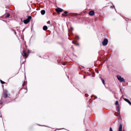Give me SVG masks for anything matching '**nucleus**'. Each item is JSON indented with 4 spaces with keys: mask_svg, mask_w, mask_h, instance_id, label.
<instances>
[{
    "mask_svg": "<svg viewBox=\"0 0 131 131\" xmlns=\"http://www.w3.org/2000/svg\"><path fill=\"white\" fill-rule=\"evenodd\" d=\"M31 16H28L27 19L24 20V23L25 24H27L29 22L30 20L31 19Z\"/></svg>",
    "mask_w": 131,
    "mask_h": 131,
    "instance_id": "nucleus-1",
    "label": "nucleus"
},
{
    "mask_svg": "<svg viewBox=\"0 0 131 131\" xmlns=\"http://www.w3.org/2000/svg\"><path fill=\"white\" fill-rule=\"evenodd\" d=\"M117 77L118 80L120 82H124L125 81L124 79L123 78H122L120 75H117Z\"/></svg>",
    "mask_w": 131,
    "mask_h": 131,
    "instance_id": "nucleus-2",
    "label": "nucleus"
},
{
    "mask_svg": "<svg viewBox=\"0 0 131 131\" xmlns=\"http://www.w3.org/2000/svg\"><path fill=\"white\" fill-rule=\"evenodd\" d=\"M3 95L4 97L6 98L7 96V92L5 90L3 91Z\"/></svg>",
    "mask_w": 131,
    "mask_h": 131,
    "instance_id": "nucleus-3",
    "label": "nucleus"
},
{
    "mask_svg": "<svg viewBox=\"0 0 131 131\" xmlns=\"http://www.w3.org/2000/svg\"><path fill=\"white\" fill-rule=\"evenodd\" d=\"M108 40L107 39H105L103 42L102 43L103 45L105 46L108 43Z\"/></svg>",
    "mask_w": 131,
    "mask_h": 131,
    "instance_id": "nucleus-4",
    "label": "nucleus"
},
{
    "mask_svg": "<svg viewBox=\"0 0 131 131\" xmlns=\"http://www.w3.org/2000/svg\"><path fill=\"white\" fill-rule=\"evenodd\" d=\"M56 11L57 13H59L63 11V9L59 8H57L56 9Z\"/></svg>",
    "mask_w": 131,
    "mask_h": 131,
    "instance_id": "nucleus-5",
    "label": "nucleus"
},
{
    "mask_svg": "<svg viewBox=\"0 0 131 131\" xmlns=\"http://www.w3.org/2000/svg\"><path fill=\"white\" fill-rule=\"evenodd\" d=\"M89 14L90 15L92 16L94 15L95 13L94 11H91L89 12Z\"/></svg>",
    "mask_w": 131,
    "mask_h": 131,
    "instance_id": "nucleus-6",
    "label": "nucleus"
},
{
    "mask_svg": "<svg viewBox=\"0 0 131 131\" xmlns=\"http://www.w3.org/2000/svg\"><path fill=\"white\" fill-rule=\"evenodd\" d=\"M122 124H121L118 128V131H122ZM123 131H125L124 130H123Z\"/></svg>",
    "mask_w": 131,
    "mask_h": 131,
    "instance_id": "nucleus-7",
    "label": "nucleus"
},
{
    "mask_svg": "<svg viewBox=\"0 0 131 131\" xmlns=\"http://www.w3.org/2000/svg\"><path fill=\"white\" fill-rule=\"evenodd\" d=\"M124 100L126 101V102H128L129 104H130L131 105V102H130L129 100H128V99H124Z\"/></svg>",
    "mask_w": 131,
    "mask_h": 131,
    "instance_id": "nucleus-8",
    "label": "nucleus"
},
{
    "mask_svg": "<svg viewBox=\"0 0 131 131\" xmlns=\"http://www.w3.org/2000/svg\"><path fill=\"white\" fill-rule=\"evenodd\" d=\"M48 28L46 26H44L43 28V29L44 30H46Z\"/></svg>",
    "mask_w": 131,
    "mask_h": 131,
    "instance_id": "nucleus-9",
    "label": "nucleus"
},
{
    "mask_svg": "<svg viewBox=\"0 0 131 131\" xmlns=\"http://www.w3.org/2000/svg\"><path fill=\"white\" fill-rule=\"evenodd\" d=\"M41 13L42 15H44L45 14V11L44 10H42L41 11Z\"/></svg>",
    "mask_w": 131,
    "mask_h": 131,
    "instance_id": "nucleus-10",
    "label": "nucleus"
},
{
    "mask_svg": "<svg viewBox=\"0 0 131 131\" xmlns=\"http://www.w3.org/2000/svg\"><path fill=\"white\" fill-rule=\"evenodd\" d=\"M23 56H24V57H27V56L25 52H24V54H23Z\"/></svg>",
    "mask_w": 131,
    "mask_h": 131,
    "instance_id": "nucleus-11",
    "label": "nucleus"
},
{
    "mask_svg": "<svg viewBox=\"0 0 131 131\" xmlns=\"http://www.w3.org/2000/svg\"><path fill=\"white\" fill-rule=\"evenodd\" d=\"M101 80H102V82L103 83V84L104 85H105L104 81V80L102 78H101Z\"/></svg>",
    "mask_w": 131,
    "mask_h": 131,
    "instance_id": "nucleus-12",
    "label": "nucleus"
},
{
    "mask_svg": "<svg viewBox=\"0 0 131 131\" xmlns=\"http://www.w3.org/2000/svg\"><path fill=\"white\" fill-rule=\"evenodd\" d=\"M0 81H1V83L2 84H4L5 83V82H4V81H2L1 80Z\"/></svg>",
    "mask_w": 131,
    "mask_h": 131,
    "instance_id": "nucleus-13",
    "label": "nucleus"
},
{
    "mask_svg": "<svg viewBox=\"0 0 131 131\" xmlns=\"http://www.w3.org/2000/svg\"><path fill=\"white\" fill-rule=\"evenodd\" d=\"M118 101H116L115 102V104L116 105H117L118 104Z\"/></svg>",
    "mask_w": 131,
    "mask_h": 131,
    "instance_id": "nucleus-14",
    "label": "nucleus"
},
{
    "mask_svg": "<svg viewBox=\"0 0 131 131\" xmlns=\"http://www.w3.org/2000/svg\"><path fill=\"white\" fill-rule=\"evenodd\" d=\"M62 15L63 16H67V14H65L64 13L62 14Z\"/></svg>",
    "mask_w": 131,
    "mask_h": 131,
    "instance_id": "nucleus-15",
    "label": "nucleus"
},
{
    "mask_svg": "<svg viewBox=\"0 0 131 131\" xmlns=\"http://www.w3.org/2000/svg\"><path fill=\"white\" fill-rule=\"evenodd\" d=\"M10 16V15L9 14H8L7 16H6V17H8Z\"/></svg>",
    "mask_w": 131,
    "mask_h": 131,
    "instance_id": "nucleus-16",
    "label": "nucleus"
},
{
    "mask_svg": "<svg viewBox=\"0 0 131 131\" xmlns=\"http://www.w3.org/2000/svg\"><path fill=\"white\" fill-rule=\"evenodd\" d=\"M110 131H113V130L111 128H110Z\"/></svg>",
    "mask_w": 131,
    "mask_h": 131,
    "instance_id": "nucleus-17",
    "label": "nucleus"
},
{
    "mask_svg": "<svg viewBox=\"0 0 131 131\" xmlns=\"http://www.w3.org/2000/svg\"><path fill=\"white\" fill-rule=\"evenodd\" d=\"M47 24H50V21H48L47 22Z\"/></svg>",
    "mask_w": 131,
    "mask_h": 131,
    "instance_id": "nucleus-18",
    "label": "nucleus"
},
{
    "mask_svg": "<svg viewBox=\"0 0 131 131\" xmlns=\"http://www.w3.org/2000/svg\"><path fill=\"white\" fill-rule=\"evenodd\" d=\"M68 13V12H67V11H65L64 12V13L65 14H67Z\"/></svg>",
    "mask_w": 131,
    "mask_h": 131,
    "instance_id": "nucleus-19",
    "label": "nucleus"
},
{
    "mask_svg": "<svg viewBox=\"0 0 131 131\" xmlns=\"http://www.w3.org/2000/svg\"><path fill=\"white\" fill-rule=\"evenodd\" d=\"M72 43H74L75 44L74 42L73 41H72Z\"/></svg>",
    "mask_w": 131,
    "mask_h": 131,
    "instance_id": "nucleus-20",
    "label": "nucleus"
}]
</instances>
